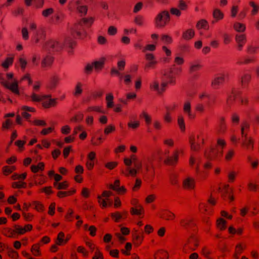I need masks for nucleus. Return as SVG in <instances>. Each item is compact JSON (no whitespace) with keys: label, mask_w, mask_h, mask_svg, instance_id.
I'll use <instances>...</instances> for the list:
<instances>
[{"label":"nucleus","mask_w":259,"mask_h":259,"mask_svg":"<svg viewBox=\"0 0 259 259\" xmlns=\"http://www.w3.org/2000/svg\"><path fill=\"white\" fill-rule=\"evenodd\" d=\"M181 71L180 68H170L164 73V76L167 81H162L160 84L159 81L155 79L150 84V89L156 92L158 94H161L165 91L168 84H174L175 83V75Z\"/></svg>","instance_id":"1"},{"label":"nucleus","mask_w":259,"mask_h":259,"mask_svg":"<svg viewBox=\"0 0 259 259\" xmlns=\"http://www.w3.org/2000/svg\"><path fill=\"white\" fill-rule=\"evenodd\" d=\"M74 45V41L70 37H68L63 42L50 40L46 45V49L50 52H58L61 50L63 47L72 48Z\"/></svg>","instance_id":"2"},{"label":"nucleus","mask_w":259,"mask_h":259,"mask_svg":"<svg viewBox=\"0 0 259 259\" xmlns=\"http://www.w3.org/2000/svg\"><path fill=\"white\" fill-rule=\"evenodd\" d=\"M226 143L223 139H218L217 141L218 146L211 149L209 152H205L204 153L206 158L209 159L220 160L223 155V149L226 146Z\"/></svg>","instance_id":"3"},{"label":"nucleus","mask_w":259,"mask_h":259,"mask_svg":"<svg viewBox=\"0 0 259 259\" xmlns=\"http://www.w3.org/2000/svg\"><path fill=\"white\" fill-rule=\"evenodd\" d=\"M30 98L33 102H40L44 100L48 99V100L44 101L42 102V105L45 108H49L51 106H54L56 104V99H52L51 95H43L42 96H38L33 93L30 96Z\"/></svg>","instance_id":"4"},{"label":"nucleus","mask_w":259,"mask_h":259,"mask_svg":"<svg viewBox=\"0 0 259 259\" xmlns=\"http://www.w3.org/2000/svg\"><path fill=\"white\" fill-rule=\"evenodd\" d=\"M94 19L93 17L83 18L79 24H76L72 29L71 32L73 36L75 35L80 36L81 34L82 24H84L87 27H90L93 23Z\"/></svg>","instance_id":"5"},{"label":"nucleus","mask_w":259,"mask_h":259,"mask_svg":"<svg viewBox=\"0 0 259 259\" xmlns=\"http://www.w3.org/2000/svg\"><path fill=\"white\" fill-rule=\"evenodd\" d=\"M31 228H4L3 233L9 237H16L19 235L30 231Z\"/></svg>","instance_id":"6"},{"label":"nucleus","mask_w":259,"mask_h":259,"mask_svg":"<svg viewBox=\"0 0 259 259\" xmlns=\"http://www.w3.org/2000/svg\"><path fill=\"white\" fill-rule=\"evenodd\" d=\"M249 124L245 122L243 123L241 126V134L242 137L244 138L242 141V145L245 146L248 150L253 148L252 141L247 137V134L246 133V131L249 128Z\"/></svg>","instance_id":"7"},{"label":"nucleus","mask_w":259,"mask_h":259,"mask_svg":"<svg viewBox=\"0 0 259 259\" xmlns=\"http://www.w3.org/2000/svg\"><path fill=\"white\" fill-rule=\"evenodd\" d=\"M169 21V14L168 11H163L159 13L155 19V24L157 27H164Z\"/></svg>","instance_id":"8"},{"label":"nucleus","mask_w":259,"mask_h":259,"mask_svg":"<svg viewBox=\"0 0 259 259\" xmlns=\"http://www.w3.org/2000/svg\"><path fill=\"white\" fill-rule=\"evenodd\" d=\"M0 82L6 88L11 90L13 93L16 95H19L20 92L18 89V83L15 79H13L12 82H9L0 74Z\"/></svg>","instance_id":"9"},{"label":"nucleus","mask_w":259,"mask_h":259,"mask_svg":"<svg viewBox=\"0 0 259 259\" xmlns=\"http://www.w3.org/2000/svg\"><path fill=\"white\" fill-rule=\"evenodd\" d=\"M204 138L202 134L197 135L190 138V144L191 150L196 152L200 148V143L203 142Z\"/></svg>","instance_id":"10"},{"label":"nucleus","mask_w":259,"mask_h":259,"mask_svg":"<svg viewBox=\"0 0 259 259\" xmlns=\"http://www.w3.org/2000/svg\"><path fill=\"white\" fill-rule=\"evenodd\" d=\"M228 76V73L224 72L218 74L212 81L211 84L212 87L214 88H218L219 86L223 83Z\"/></svg>","instance_id":"11"},{"label":"nucleus","mask_w":259,"mask_h":259,"mask_svg":"<svg viewBox=\"0 0 259 259\" xmlns=\"http://www.w3.org/2000/svg\"><path fill=\"white\" fill-rule=\"evenodd\" d=\"M199 158H195L193 155H191L189 159V164L191 166L193 167L197 175L203 177V172H201L199 169V163L200 162Z\"/></svg>","instance_id":"12"},{"label":"nucleus","mask_w":259,"mask_h":259,"mask_svg":"<svg viewBox=\"0 0 259 259\" xmlns=\"http://www.w3.org/2000/svg\"><path fill=\"white\" fill-rule=\"evenodd\" d=\"M183 187L187 190H193L195 186V179L190 177L185 178L183 182Z\"/></svg>","instance_id":"13"},{"label":"nucleus","mask_w":259,"mask_h":259,"mask_svg":"<svg viewBox=\"0 0 259 259\" xmlns=\"http://www.w3.org/2000/svg\"><path fill=\"white\" fill-rule=\"evenodd\" d=\"M75 6L78 12L82 16L87 14L88 11V7L84 5L80 0L74 1Z\"/></svg>","instance_id":"14"},{"label":"nucleus","mask_w":259,"mask_h":259,"mask_svg":"<svg viewBox=\"0 0 259 259\" xmlns=\"http://www.w3.org/2000/svg\"><path fill=\"white\" fill-rule=\"evenodd\" d=\"M179 151L178 150H175L171 156H167L164 160L165 163L169 165L175 164L178 160Z\"/></svg>","instance_id":"15"},{"label":"nucleus","mask_w":259,"mask_h":259,"mask_svg":"<svg viewBox=\"0 0 259 259\" xmlns=\"http://www.w3.org/2000/svg\"><path fill=\"white\" fill-rule=\"evenodd\" d=\"M184 112L187 115L189 118L193 119L195 115L192 113L191 109V104L190 101H186L183 105Z\"/></svg>","instance_id":"16"},{"label":"nucleus","mask_w":259,"mask_h":259,"mask_svg":"<svg viewBox=\"0 0 259 259\" xmlns=\"http://www.w3.org/2000/svg\"><path fill=\"white\" fill-rule=\"evenodd\" d=\"M240 94V91L237 89L233 88L230 94L228 95V97L227 99V104L228 106H230L232 103L233 101L237 99L238 97L239 96Z\"/></svg>","instance_id":"17"},{"label":"nucleus","mask_w":259,"mask_h":259,"mask_svg":"<svg viewBox=\"0 0 259 259\" xmlns=\"http://www.w3.org/2000/svg\"><path fill=\"white\" fill-rule=\"evenodd\" d=\"M158 215L159 217L166 220H172L175 218V214L171 211L166 209H161Z\"/></svg>","instance_id":"18"},{"label":"nucleus","mask_w":259,"mask_h":259,"mask_svg":"<svg viewBox=\"0 0 259 259\" xmlns=\"http://www.w3.org/2000/svg\"><path fill=\"white\" fill-rule=\"evenodd\" d=\"M146 59L148 61V63L146 65V68H152L157 63L154 56L152 54H146Z\"/></svg>","instance_id":"19"},{"label":"nucleus","mask_w":259,"mask_h":259,"mask_svg":"<svg viewBox=\"0 0 259 259\" xmlns=\"http://www.w3.org/2000/svg\"><path fill=\"white\" fill-rule=\"evenodd\" d=\"M53 58L51 56H47L41 61V65L42 67H50L53 63Z\"/></svg>","instance_id":"20"},{"label":"nucleus","mask_w":259,"mask_h":259,"mask_svg":"<svg viewBox=\"0 0 259 259\" xmlns=\"http://www.w3.org/2000/svg\"><path fill=\"white\" fill-rule=\"evenodd\" d=\"M22 112L21 113L22 115L25 118L28 119L30 117V114L28 112H33L34 109L26 106H24L22 107Z\"/></svg>","instance_id":"21"},{"label":"nucleus","mask_w":259,"mask_h":259,"mask_svg":"<svg viewBox=\"0 0 259 259\" xmlns=\"http://www.w3.org/2000/svg\"><path fill=\"white\" fill-rule=\"evenodd\" d=\"M221 192L223 195L226 194L228 199L230 201H233L234 200V197L231 194L232 190L229 188V186L228 185H225L224 188L221 191Z\"/></svg>","instance_id":"22"},{"label":"nucleus","mask_w":259,"mask_h":259,"mask_svg":"<svg viewBox=\"0 0 259 259\" xmlns=\"http://www.w3.org/2000/svg\"><path fill=\"white\" fill-rule=\"evenodd\" d=\"M195 35V31L192 29H189L183 33V38L185 40H190Z\"/></svg>","instance_id":"23"},{"label":"nucleus","mask_w":259,"mask_h":259,"mask_svg":"<svg viewBox=\"0 0 259 259\" xmlns=\"http://www.w3.org/2000/svg\"><path fill=\"white\" fill-rule=\"evenodd\" d=\"M59 81V78L58 76L54 75L51 78L49 88L51 89H54L58 84Z\"/></svg>","instance_id":"24"},{"label":"nucleus","mask_w":259,"mask_h":259,"mask_svg":"<svg viewBox=\"0 0 259 259\" xmlns=\"http://www.w3.org/2000/svg\"><path fill=\"white\" fill-rule=\"evenodd\" d=\"M68 240V238H64V234L63 232H60L58 234L56 244L59 245H61L64 243H66Z\"/></svg>","instance_id":"25"},{"label":"nucleus","mask_w":259,"mask_h":259,"mask_svg":"<svg viewBox=\"0 0 259 259\" xmlns=\"http://www.w3.org/2000/svg\"><path fill=\"white\" fill-rule=\"evenodd\" d=\"M104 60L105 59L104 58H101L98 61H96L93 62L94 67L96 70H100L103 68L104 64Z\"/></svg>","instance_id":"26"},{"label":"nucleus","mask_w":259,"mask_h":259,"mask_svg":"<svg viewBox=\"0 0 259 259\" xmlns=\"http://www.w3.org/2000/svg\"><path fill=\"white\" fill-rule=\"evenodd\" d=\"M127 173H125L124 172V170H121V173L123 174L126 177H128L130 176H132L135 177L137 174L138 170L137 169L133 168H131L130 167H127Z\"/></svg>","instance_id":"27"},{"label":"nucleus","mask_w":259,"mask_h":259,"mask_svg":"<svg viewBox=\"0 0 259 259\" xmlns=\"http://www.w3.org/2000/svg\"><path fill=\"white\" fill-rule=\"evenodd\" d=\"M98 202L102 205L103 207H105L107 206H111L112 205V202L110 201L109 199L107 200V199H103L102 198L101 196H98Z\"/></svg>","instance_id":"28"},{"label":"nucleus","mask_w":259,"mask_h":259,"mask_svg":"<svg viewBox=\"0 0 259 259\" xmlns=\"http://www.w3.org/2000/svg\"><path fill=\"white\" fill-rule=\"evenodd\" d=\"M196 27L198 29H208L209 28L207 21L204 19H202L198 21Z\"/></svg>","instance_id":"29"},{"label":"nucleus","mask_w":259,"mask_h":259,"mask_svg":"<svg viewBox=\"0 0 259 259\" xmlns=\"http://www.w3.org/2000/svg\"><path fill=\"white\" fill-rule=\"evenodd\" d=\"M213 17L217 21H218L223 18L224 14L220 10L215 9L213 12Z\"/></svg>","instance_id":"30"},{"label":"nucleus","mask_w":259,"mask_h":259,"mask_svg":"<svg viewBox=\"0 0 259 259\" xmlns=\"http://www.w3.org/2000/svg\"><path fill=\"white\" fill-rule=\"evenodd\" d=\"M132 233L134 239L137 241L136 243L140 244L142 240V232H138L137 230L134 229V231Z\"/></svg>","instance_id":"31"},{"label":"nucleus","mask_w":259,"mask_h":259,"mask_svg":"<svg viewBox=\"0 0 259 259\" xmlns=\"http://www.w3.org/2000/svg\"><path fill=\"white\" fill-rule=\"evenodd\" d=\"M178 124L182 132H184L185 130V124L184 118L182 115H179L178 117Z\"/></svg>","instance_id":"32"},{"label":"nucleus","mask_w":259,"mask_h":259,"mask_svg":"<svg viewBox=\"0 0 259 259\" xmlns=\"http://www.w3.org/2000/svg\"><path fill=\"white\" fill-rule=\"evenodd\" d=\"M251 78V75L249 74H244L241 78V84L243 87H245Z\"/></svg>","instance_id":"33"},{"label":"nucleus","mask_w":259,"mask_h":259,"mask_svg":"<svg viewBox=\"0 0 259 259\" xmlns=\"http://www.w3.org/2000/svg\"><path fill=\"white\" fill-rule=\"evenodd\" d=\"M113 96L112 94L109 93L106 95V100L107 101V106L108 108H112L113 106Z\"/></svg>","instance_id":"34"},{"label":"nucleus","mask_w":259,"mask_h":259,"mask_svg":"<svg viewBox=\"0 0 259 259\" xmlns=\"http://www.w3.org/2000/svg\"><path fill=\"white\" fill-rule=\"evenodd\" d=\"M153 159L151 157H148L144 161V164L147 171L150 170V168L152 166Z\"/></svg>","instance_id":"35"},{"label":"nucleus","mask_w":259,"mask_h":259,"mask_svg":"<svg viewBox=\"0 0 259 259\" xmlns=\"http://www.w3.org/2000/svg\"><path fill=\"white\" fill-rule=\"evenodd\" d=\"M201 67V66L199 64L197 63H190V73L192 74L194 73L195 72L198 70Z\"/></svg>","instance_id":"36"},{"label":"nucleus","mask_w":259,"mask_h":259,"mask_svg":"<svg viewBox=\"0 0 259 259\" xmlns=\"http://www.w3.org/2000/svg\"><path fill=\"white\" fill-rule=\"evenodd\" d=\"M44 168V164L42 162H39L37 165H32L31 167V170L33 172H36L39 170H42Z\"/></svg>","instance_id":"37"},{"label":"nucleus","mask_w":259,"mask_h":259,"mask_svg":"<svg viewBox=\"0 0 259 259\" xmlns=\"http://www.w3.org/2000/svg\"><path fill=\"white\" fill-rule=\"evenodd\" d=\"M177 6L181 11H186L188 8L187 3L184 0H179Z\"/></svg>","instance_id":"38"},{"label":"nucleus","mask_w":259,"mask_h":259,"mask_svg":"<svg viewBox=\"0 0 259 259\" xmlns=\"http://www.w3.org/2000/svg\"><path fill=\"white\" fill-rule=\"evenodd\" d=\"M192 220L190 218L183 219L180 220V225L182 227H185L192 225Z\"/></svg>","instance_id":"39"},{"label":"nucleus","mask_w":259,"mask_h":259,"mask_svg":"<svg viewBox=\"0 0 259 259\" xmlns=\"http://www.w3.org/2000/svg\"><path fill=\"white\" fill-rule=\"evenodd\" d=\"M138 207L137 208L134 207L131 208V213L133 214L140 215L142 213V211L143 210V207L141 205H139Z\"/></svg>","instance_id":"40"},{"label":"nucleus","mask_w":259,"mask_h":259,"mask_svg":"<svg viewBox=\"0 0 259 259\" xmlns=\"http://www.w3.org/2000/svg\"><path fill=\"white\" fill-rule=\"evenodd\" d=\"M234 28L238 32H243L245 29V26L243 24L236 22L234 25Z\"/></svg>","instance_id":"41"},{"label":"nucleus","mask_w":259,"mask_h":259,"mask_svg":"<svg viewBox=\"0 0 259 259\" xmlns=\"http://www.w3.org/2000/svg\"><path fill=\"white\" fill-rule=\"evenodd\" d=\"M13 61L12 58H7L5 61L2 63V66L5 69H8L9 67L12 64Z\"/></svg>","instance_id":"42"},{"label":"nucleus","mask_w":259,"mask_h":259,"mask_svg":"<svg viewBox=\"0 0 259 259\" xmlns=\"http://www.w3.org/2000/svg\"><path fill=\"white\" fill-rule=\"evenodd\" d=\"M55 17L56 23H58L64 19L65 17V15L62 12H58L56 14Z\"/></svg>","instance_id":"43"},{"label":"nucleus","mask_w":259,"mask_h":259,"mask_svg":"<svg viewBox=\"0 0 259 259\" xmlns=\"http://www.w3.org/2000/svg\"><path fill=\"white\" fill-rule=\"evenodd\" d=\"M54 185L58 189H65L68 186L66 182H63L62 183L55 182Z\"/></svg>","instance_id":"44"},{"label":"nucleus","mask_w":259,"mask_h":259,"mask_svg":"<svg viewBox=\"0 0 259 259\" xmlns=\"http://www.w3.org/2000/svg\"><path fill=\"white\" fill-rule=\"evenodd\" d=\"M82 84L80 82H78L76 85L74 94L75 96H79L82 93Z\"/></svg>","instance_id":"45"},{"label":"nucleus","mask_w":259,"mask_h":259,"mask_svg":"<svg viewBox=\"0 0 259 259\" xmlns=\"http://www.w3.org/2000/svg\"><path fill=\"white\" fill-rule=\"evenodd\" d=\"M54 9L52 8H50L43 10L42 12V15L45 17H48L52 15Z\"/></svg>","instance_id":"46"},{"label":"nucleus","mask_w":259,"mask_h":259,"mask_svg":"<svg viewBox=\"0 0 259 259\" xmlns=\"http://www.w3.org/2000/svg\"><path fill=\"white\" fill-rule=\"evenodd\" d=\"M115 130V127L114 126L112 125H109L105 128L104 133L105 135H108L114 131Z\"/></svg>","instance_id":"47"},{"label":"nucleus","mask_w":259,"mask_h":259,"mask_svg":"<svg viewBox=\"0 0 259 259\" xmlns=\"http://www.w3.org/2000/svg\"><path fill=\"white\" fill-rule=\"evenodd\" d=\"M127 125L128 127L131 128L132 129H136L140 125V121H130L128 123Z\"/></svg>","instance_id":"48"},{"label":"nucleus","mask_w":259,"mask_h":259,"mask_svg":"<svg viewBox=\"0 0 259 259\" xmlns=\"http://www.w3.org/2000/svg\"><path fill=\"white\" fill-rule=\"evenodd\" d=\"M234 155V151L232 149H230L228 150V151L226 153L225 158L226 160L229 161L231 159V158L233 157V156Z\"/></svg>","instance_id":"49"},{"label":"nucleus","mask_w":259,"mask_h":259,"mask_svg":"<svg viewBox=\"0 0 259 259\" xmlns=\"http://www.w3.org/2000/svg\"><path fill=\"white\" fill-rule=\"evenodd\" d=\"M236 172L234 171H230L228 174V181L229 182H233L235 179L236 176Z\"/></svg>","instance_id":"50"},{"label":"nucleus","mask_w":259,"mask_h":259,"mask_svg":"<svg viewBox=\"0 0 259 259\" xmlns=\"http://www.w3.org/2000/svg\"><path fill=\"white\" fill-rule=\"evenodd\" d=\"M249 162L253 168H256L258 164V160L257 159L253 160L251 157L248 158Z\"/></svg>","instance_id":"51"},{"label":"nucleus","mask_w":259,"mask_h":259,"mask_svg":"<svg viewBox=\"0 0 259 259\" xmlns=\"http://www.w3.org/2000/svg\"><path fill=\"white\" fill-rule=\"evenodd\" d=\"M134 22L136 24L142 26L144 24V19L142 16H138L135 17Z\"/></svg>","instance_id":"52"},{"label":"nucleus","mask_w":259,"mask_h":259,"mask_svg":"<svg viewBox=\"0 0 259 259\" xmlns=\"http://www.w3.org/2000/svg\"><path fill=\"white\" fill-rule=\"evenodd\" d=\"M170 12L172 15H175L177 17H179L181 15V10L179 8H172L170 9Z\"/></svg>","instance_id":"53"},{"label":"nucleus","mask_w":259,"mask_h":259,"mask_svg":"<svg viewBox=\"0 0 259 259\" xmlns=\"http://www.w3.org/2000/svg\"><path fill=\"white\" fill-rule=\"evenodd\" d=\"M12 124V121L10 119H7L2 124L3 130H7L10 127V126Z\"/></svg>","instance_id":"54"},{"label":"nucleus","mask_w":259,"mask_h":259,"mask_svg":"<svg viewBox=\"0 0 259 259\" xmlns=\"http://www.w3.org/2000/svg\"><path fill=\"white\" fill-rule=\"evenodd\" d=\"M26 184L24 182H14L12 184V187L14 188H25Z\"/></svg>","instance_id":"55"},{"label":"nucleus","mask_w":259,"mask_h":259,"mask_svg":"<svg viewBox=\"0 0 259 259\" xmlns=\"http://www.w3.org/2000/svg\"><path fill=\"white\" fill-rule=\"evenodd\" d=\"M228 232L231 234H240L242 230L240 229H236V228H228Z\"/></svg>","instance_id":"56"},{"label":"nucleus","mask_w":259,"mask_h":259,"mask_svg":"<svg viewBox=\"0 0 259 259\" xmlns=\"http://www.w3.org/2000/svg\"><path fill=\"white\" fill-rule=\"evenodd\" d=\"M195 110L200 113H203L204 111V105L202 103H198L195 105Z\"/></svg>","instance_id":"57"},{"label":"nucleus","mask_w":259,"mask_h":259,"mask_svg":"<svg viewBox=\"0 0 259 259\" xmlns=\"http://www.w3.org/2000/svg\"><path fill=\"white\" fill-rule=\"evenodd\" d=\"M249 208L247 206L243 207L240 209V214L242 217H245L248 213Z\"/></svg>","instance_id":"58"},{"label":"nucleus","mask_w":259,"mask_h":259,"mask_svg":"<svg viewBox=\"0 0 259 259\" xmlns=\"http://www.w3.org/2000/svg\"><path fill=\"white\" fill-rule=\"evenodd\" d=\"M245 36L244 34L237 35L236 36V40L237 43L244 44Z\"/></svg>","instance_id":"59"},{"label":"nucleus","mask_w":259,"mask_h":259,"mask_svg":"<svg viewBox=\"0 0 259 259\" xmlns=\"http://www.w3.org/2000/svg\"><path fill=\"white\" fill-rule=\"evenodd\" d=\"M93 67H94V66H93V63L92 64L89 63V64H87V65L85 66V67L84 68L85 73L87 74H90L93 70Z\"/></svg>","instance_id":"60"},{"label":"nucleus","mask_w":259,"mask_h":259,"mask_svg":"<svg viewBox=\"0 0 259 259\" xmlns=\"http://www.w3.org/2000/svg\"><path fill=\"white\" fill-rule=\"evenodd\" d=\"M162 40L165 44H170L172 42V38L170 36L167 35H163L161 36Z\"/></svg>","instance_id":"61"},{"label":"nucleus","mask_w":259,"mask_h":259,"mask_svg":"<svg viewBox=\"0 0 259 259\" xmlns=\"http://www.w3.org/2000/svg\"><path fill=\"white\" fill-rule=\"evenodd\" d=\"M34 208L38 211H41L43 210V206L38 202L35 201L33 203Z\"/></svg>","instance_id":"62"},{"label":"nucleus","mask_w":259,"mask_h":259,"mask_svg":"<svg viewBox=\"0 0 259 259\" xmlns=\"http://www.w3.org/2000/svg\"><path fill=\"white\" fill-rule=\"evenodd\" d=\"M143 7V3L142 2L138 3L134 7L133 12L135 13H137L139 12Z\"/></svg>","instance_id":"63"},{"label":"nucleus","mask_w":259,"mask_h":259,"mask_svg":"<svg viewBox=\"0 0 259 259\" xmlns=\"http://www.w3.org/2000/svg\"><path fill=\"white\" fill-rule=\"evenodd\" d=\"M158 258L159 259H167V253L166 251H161L158 255H157L156 256V258Z\"/></svg>","instance_id":"64"}]
</instances>
